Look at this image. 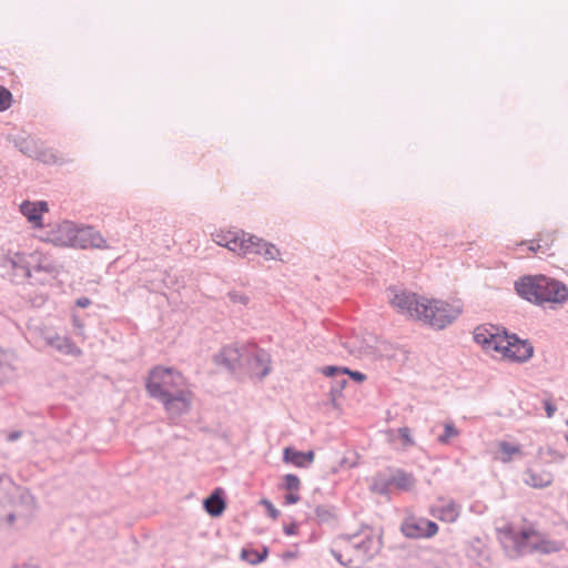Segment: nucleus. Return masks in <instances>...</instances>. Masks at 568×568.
<instances>
[{
	"label": "nucleus",
	"mask_w": 568,
	"mask_h": 568,
	"mask_svg": "<svg viewBox=\"0 0 568 568\" xmlns=\"http://www.w3.org/2000/svg\"><path fill=\"white\" fill-rule=\"evenodd\" d=\"M149 394L160 399L172 415L190 408L192 392L186 378L176 369L158 366L150 372L146 382Z\"/></svg>",
	"instance_id": "nucleus-1"
},
{
	"label": "nucleus",
	"mask_w": 568,
	"mask_h": 568,
	"mask_svg": "<svg viewBox=\"0 0 568 568\" xmlns=\"http://www.w3.org/2000/svg\"><path fill=\"white\" fill-rule=\"evenodd\" d=\"M474 339L486 353L501 361L526 362L534 354V347L528 341L519 339L493 325L476 327Z\"/></svg>",
	"instance_id": "nucleus-2"
},
{
	"label": "nucleus",
	"mask_w": 568,
	"mask_h": 568,
	"mask_svg": "<svg viewBox=\"0 0 568 568\" xmlns=\"http://www.w3.org/2000/svg\"><path fill=\"white\" fill-rule=\"evenodd\" d=\"M212 239L217 245L224 246L240 256L257 254L271 261L278 260L281 255L274 244L239 229H220L212 233Z\"/></svg>",
	"instance_id": "nucleus-3"
},
{
	"label": "nucleus",
	"mask_w": 568,
	"mask_h": 568,
	"mask_svg": "<svg viewBox=\"0 0 568 568\" xmlns=\"http://www.w3.org/2000/svg\"><path fill=\"white\" fill-rule=\"evenodd\" d=\"M515 288L519 296L538 305L564 304L568 300L567 285L545 275L524 276Z\"/></svg>",
	"instance_id": "nucleus-4"
},
{
	"label": "nucleus",
	"mask_w": 568,
	"mask_h": 568,
	"mask_svg": "<svg viewBox=\"0 0 568 568\" xmlns=\"http://www.w3.org/2000/svg\"><path fill=\"white\" fill-rule=\"evenodd\" d=\"M50 243L61 247H104L105 240L90 226L78 227L71 222L60 223L48 239Z\"/></svg>",
	"instance_id": "nucleus-5"
},
{
	"label": "nucleus",
	"mask_w": 568,
	"mask_h": 568,
	"mask_svg": "<svg viewBox=\"0 0 568 568\" xmlns=\"http://www.w3.org/2000/svg\"><path fill=\"white\" fill-rule=\"evenodd\" d=\"M374 544L373 534L362 531L351 537L341 538L333 549V555L342 565L358 568L371 556Z\"/></svg>",
	"instance_id": "nucleus-6"
},
{
	"label": "nucleus",
	"mask_w": 568,
	"mask_h": 568,
	"mask_svg": "<svg viewBox=\"0 0 568 568\" xmlns=\"http://www.w3.org/2000/svg\"><path fill=\"white\" fill-rule=\"evenodd\" d=\"M9 261L14 274L24 278L42 273L55 278L60 273V267L53 257L40 250L29 253L17 252L9 257Z\"/></svg>",
	"instance_id": "nucleus-7"
},
{
	"label": "nucleus",
	"mask_w": 568,
	"mask_h": 568,
	"mask_svg": "<svg viewBox=\"0 0 568 568\" xmlns=\"http://www.w3.org/2000/svg\"><path fill=\"white\" fill-rule=\"evenodd\" d=\"M464 304L460 298L449 301L425 298L420 321L432 327L443 329L456 321L463 313Z\"/></svg>",
	"instance_id": "nucleus-8"
},
{
	"label": "nucleus",
	"mask_w": 568,
	"mask_h": 568,
	"mask_svg": "<svg viewBox=\"0 0 568 568\" xmlns=\"http://www.w3.org/2000/svg\"><path fill=\"white\" fill-rule=\"evenodd\" d=\"M425 298V296L405 290L390 288L388 291L390 306L398 313L417 321H420Z\"/></svg>",
	"instance_id": "nucleus-9"
},
{
	"label": "nucleus",
	"mask_w": 568,
	"mask_h": 568,
	"mask_svg": "<svg viewBox=\"0 0 568 568\" xmlns=\"http://www.w3.org/2000/svg\"><path fill=\"white\" fill-rule=\"evenodd\" d=\"M505 532L515 544L518 551H548V542L544 539L542 535L532 527L515 531L513 527L507 526L500 529Z\"/></svg>",
	"instance_id": "nucleus-10"
},
{
	"label": "nucleus",
	"mask_w": 568,
	"mask_h": 568,
	"mask_svg": "<svg viewBox=\"0 0 568 568\" xmlns=\"http://www.w3.org/2000/svg\"><path fill=\"white\" fill-rule=\"evenodd\" d=\"M250 357L245 361L242 374L251 377L263 378L271 371L270 355L255 344L248 345Z\"/></svg>",
	"instance_id": "nucleus-11"
},
{
	"label": "nucleus",
	"mask_w": 568,
	"mask_h": 568,
	"mask_svg": "<svg viewBox=\"0 0 568 568\" xmlns=\"http://www.w3.org/2000/svg\"><path fill=\"white\" fill-rule=\"evenodd\" d=\"M248 345L242 344L224 347L220 354V362L231 371L242 374L245 361L250 357Z\"/></svg>",
	"instance_id": "nucleus-12"
},
{
	"label": "nucleus",
	"mask_w": 568,
	"mask_h": 568,
	"mask_svg": "<svg viewBox=\"0 0 568 568\" xmlns=\"http://www.w3.org/2000/svg\"><path fill=\"white\" fill-rule=\"evenodd\" d=\"M402 530L409 538H430L438 532V526L429 519L412 517L404 521Z\"/></svg>",
	"instance_id": "nucleus-13"
},
{
	"label": "nucleus",
	"mask_w": 568,
	"mask_h": 568,
	"mask_svg": "<svg viewBox=\"0 0 568 568\" xmlns=\"http://www.w3.org/2000/svg\"><path fill=\"white\" fill-rule=\"evenodd\" d=\"M462 506L454 499L438 497L436 503L429 508V513L440 521L453 524L460 516Z\"/></svg>",
	"instance_id": "nucleus-14"
},
{
	"label": "nucleus",
	"mask_w": 568,
	"mask_h": 568,
	"mask_svg": "<svg viewBox=\"0 0 568 568\" xmlns=\"http://www.w3.org/2000/svg\"><path fill=\"white\" fill-rule=\"evenodd\" d=\"M23 151L30 156L47 164L57 163L59 161V156L54 150L39 140L31 139L24 141Z\"/></svg>",
	"instance_id": "nucleus-15"
},
{
	"label": "nucleus",
	"mask_w": 568,
	"mask_h": 568,
	"mask_svg": "<svg viewBox=\"0 0 568 568\" xmlns=\"http://www.w3.org/2000/svg\"><path fill=\"white\" fill-rule=\"evenodd\" d=\"M21 213L33 225V227H43L42 214L49 211L48 203L44 201L31 202L23 201L20 205Z\"/></svg>",
	"instance_id": "nucleus-16"
},
{
	"label": "nucleus",
	"mask_w": 568,
	"mask_h": 568,
	"mask_svg": "<svg viewBox=\"0 0 568 568\" xmlns=\"http://www.w3.org/2000/svg\"><path fill=\"white\" fill-rule=\"evenodd\" d=\"M556 241L555 232L542 231L537 234V237L528 242V251L534 254L552 255L551 248Z\"/></svg>",
	"instance_id": "nucleus-17"
},
{
	"label": "nucleus",
	"mask_w": 568,
	"mask_h": 568,
	"mask_svg": "<svg viewBox=\"0 0 568 568\" xmlns=\"http://www.w3.org/2000/svg\"><path fill=\"white\" fill-rule=\"evenodd\" d=\"M315 454L313 450L298 452L292 447H286L283 450V460L286 464H292L295 467L304 468L313 464Z\"/></svg>",
	"instance_id": "nucleus-18"
},
{
	"label": "nucleus",
	"mask_w": 568,
	"mask_h": 568,
	"mask_svg": "<svg viewBox=\"0 0 568 568\" xmlns=\"http://www.w3.org/2000/svg\"><path fill=\"white\" fill-rule=\"evenodd\" d=\"M223 495H224L223 489L216 488L210 495V497H207L204 500V503H203L204 509L212 517H219L224 513V510L226 508V503L223 498Z\"/></svg>",
	"instance_id": "nucleus-19"
},
{
	"label": "nucleus",
	"mask_w": 568,
	"mask_h": 568,
	"mask_svg": "<svg viewBox=\"0 0 568 568\" xmlns=\"http://www.w3.org/2000/svg\"><path fill=\"white\" fill-rule=\"evenodd\" d=\"M497 459L503 463L510 462L514 457L521 455V448L517 444L501 440L497 444Z\"/></svg>",
	"instance_id": "nucleus-20"
},
{
	"label": "nucleus",
	"mask_w": 568,
	"mask_h": 568,
	"mask_svg": "<svg viewBox=\"0 0 568 568\" xmlns=\"http://www.w3.org/2000/svg\"><path fill=\"white\" fill-rule=\"evenodd\" d=\"M415 483L414 476L404 470H397L389 479V485L404 491L412 490L415 487Z\"/></svg>",
	"instance_id": "nucleus-21"
},
{
	"label": "nucleus",
	"mask_w": 568,
	"mask_h": 568,
	"mask_svg": "<svg viewBox=\"0 0 568 568\" xmlns=\"http://www.w3.org/2000/svg\"><path fill=\"white\" fill-rule=\"evenodd\" d=\"M267 556L268 548L266 546L262 547L261 550L246 547L243 548L240 554L241 559L248 562L250 565H257L264 561Z\"/></svg>",
	"instance_id": "nucleus-22"
},
{
	"label": "nucleus",
	"mask_w": 568,
	"mask_h": 568,
	"mask_svg": "<svg viewBox=\"0 0 568 568\" xmlns=\"http://www.w3.org/2000/svg\"><path fill=\"white\" fill-rule=\"evenodd\" d=\"M50 344L57 348L58 351L70 354V355H80L81 349L72 343L70 339L64 337H55L50 341Z\"/></svg>",
	"instance_id": "nucleus-23"
},
{
	"label": "nucleus",
	"mask_w": 568,
	"mask_h": 568,
	"mask_svg": "<svg viewBox=\"0 0 568 568\" xmlns=\"http://www.w3.org/2000/svg\"><path fill=\"white\" fill-rule=\"evenodd\" d=\"M323 374L326 376H333L336 373H343L349 375L353 379H355L358 383H362L366 379V376L361 372H353L348 368H339L335 366H326L322 369Z\"/></svg>",
	"instance_id": "nucleus-24"
},
{
	"label": "nucleus",
	"mask_w": 568,
	"mask_h": 568,
	"mask_svg": "<svg viewBox=\"0 0 568 568\" xmlns=\"http://www.w3.org/2000/svg\"><path fill=\"white\" fill-rule=\"evenodd\" d=\"M460 432L455 427L453 423L444 424V434L438 436V442L443 445L448 444L453 438L458 437Z\"/></svg>",
	"instance_id": "nucleus-25"
},
{
	"label": "nucleus",
	"mask_w": 568,
	"mask_h": 568,
	"mask_svg": "<svg viewBox=\"0 0 568 568\" xmlns=\"http://www.w3.org/2000/svg\"><path fill=\"white\" fill-rule=\"evenodd\" d=\"M284 488L287 491H298L301 488V480L296 475L287 474L284 476Z\"/></svg>",
	"instance_id": "nucleus-26"
},
{
	"label": "nucleus",
	"mask_w": 568,
	"mask_h": 568,
	"mask_svg": "<svg viewBox=\"0 0 568 568\" xmlns=\"http://www.w3.org/2000/svg\"><path fill=\"white\" fill-rule=\"evenodd\" d=\"M12 95L9 90L0 87V111L7 110L11 105Z\"/></svg>",
	"instance_id": "nucleus-27"
},
{
	"label": "nucleus",
	"mask_w": 568,
	"mask_h": 568,
	"mask_svg": "<svg viewBox=\"0 0 568 568\" xmlns=\"http://www.w3.org/2000/svg\"><path fill=\"white\" fill-rule=\"evenodd\" d=\"M398 435L402 439V443L404 446H413L414 445V439L412 438L410 436V430L408 427H402L398 429Z\"/></svg>",
	"instance_id": "nucleus-28"
},
{
	"label": "nucleus",
	"mask_w": 568,
	"mask_h": 568,
	"mask_svg": "<svg viewBox=\"0 0 568 568\" xmlns=\"http://www.w3.org/2000/svg\"><path fill=\"white\" fill-rule=\"evenodd\" d=\"M229 296L233 304L246 305L248 303V296L241 292H231Z\"/></svg>",
	"instance_id": "nucleus-29"
},
{
	"label": "nucleus",
	"mask_w": 568,
	"mask_h": 568,
	"mask_svg": "<svg viewBox=\"0 0 568 568\" xmlns=\"http://www.w3.org/2000/svg\"><path fill=\"white\" fill-rule=\"evenodd\" d=\"M542 406L546 410V416L548 418H551L557 409L556 405L554 404V402L550 399V398H545L542 400Z\"/></svg>",
	"instance_id": "nucleus-30"
},
{
	"label": "nucleus",
	"mask_w": 568,
	"mask_h": 568,
	"mask_svg": "<svg viewBox=\"0 0 568 568\" xmlns=\"http://www.w3.org/2000/svg\"><path fill=\"white\" fill-rule=\"evenodd\" d=\"M262 504L266 507L270 516L273 518V519H276L278 517V510L273 506V504L268 500H263Z\"/></svg>",
	"instance_id": "nucleus-31"
},
{
	"label": "nucleus",
	"mask_w": 568,
	"mask_h": 568,
	"mask_svg": "<svg viewBox=\"0 0 568 568\" xmlns=\"http://www.w3.org/2000/svg\"><path fill=\"white\" fill-rule=\"evenodd\" d=\"M300 500L298 491H288V494L285 496V503L287 505L296 504Z\"/></svg>",
	"instance_id": "nucleus-32"
},
{
	"label": "nucleus",
	"mask_w": 568,
	"mask_h": 568,
	"mask_svg": "<svg viewBox=\"0 0 568 568\" xmlns=\"http://www.w3.org/2000/svg\"><path fill=\"white\" fill-rule=\"evenodd\" d=\"M297 530H298V527H297L296 524H291V525H287V526L284 527V532L287 536L296 535Z\"/></svg>",
	"instance_id": "nucleus-33"
},
{
	"label": "nucleus",
	"mask_w": 568,
	"mask_h": 568,
	"mask_svg": "<svg viewBox=\"0 0 568 568\" xmlns=\"http://www.w3.org/2000/svg\"><path fill=\"white\" fill-rule=\"evenodd\" d=\"M91 304V301L88 297H81L77 301V305L79 307H87Z\"/></svg>",
	"instance_id": "nucleus-34"
},
{
	"label": "nucleus",
	"mask_w": 568,
	"mask_h": 568,
	"mask_svg": "<svg viewBox=\"0 0 568 568\" xmlns=\"http://www.w3.org/2000/svg\"><path fill=\"white\" fill-rule=\"evenodd\" d=\"M294 557V554L292 552H287L284 555V558H293Z\"/></svg>",
	"instance_id": "nucleus-35"
},
{
	"label": "nucleus",
	"mask_w": 568,
	"mask_h": 568,
	"mask_svg": "<svg viewBox=\"0 0 568 568\" xmlns=\"http://www.w3.org/2000/svg\"><path fill=\"white\" fill-rule=\"evenodd\" d=\"M18 437H19V435H18V434L10 435V439H16V438H18Z\"/></svg>",
	"instance_id": "nucleus-36"
},
{
	"label": "nucleus",
	"mask_w": 568,
	"mask_h": 568,
	"mask_svg": "<svg viewBox=\"0 0 568 568\" xmlns=\"http://www.w3.org/2000/svg\"><path fill=\"white\" fill-rule=\"evenodd\" d=\"M346 383H347V382H346L345 379H343V381L341 382V387H345Z\"/></svg>",
	"instance_id": "nucleus-37"
},
{
	"label": "nucleus",
	"mask_w": 568,
	"mask_h": 568,
	"mask_svg": "<svg viewBox=\"0 0 568 568\" xmlns=\"http://www.w3.org/2000/svg\"><path fill=\"white\" fill-rule=\"evenodd\" d=\"M525 243H526V242H520V243H518V244H516V245H517V246H521V245H524Z\"/></svg>",
	"instance_id": "nucleus-38"
},
{
	"label": "nucleus",
	"mask_w": 568,
	"mask_h": 568,
	"mask_svg": "<svg viewBox=\"0 0 568 568\" xmlns=\"http://www.w3.org/2000/svg\"><path fill=\"white\" fill-rule=\"evenodd\" d=\"M27 568H37V567H27Z\"/></svg>",
	"instance_id": "nucleus-39"
}]
</instances>
